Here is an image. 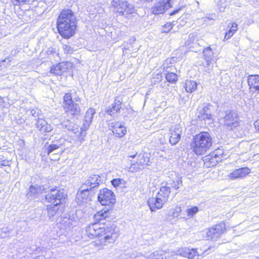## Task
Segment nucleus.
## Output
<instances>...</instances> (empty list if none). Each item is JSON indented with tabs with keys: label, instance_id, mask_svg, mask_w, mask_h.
Instances as JSON below:
<instances>
[{
	"label": "nucleus",
	"instance_id": "dca6fc26",
	"mask_svg": "<svg viewBox=\"0 0 259 259\" xmlns=\"http://www.w3.org/2000/svg\"><path fill=\"white\" fill-rule=\"evenodd\" d=\"M71 67V64L69 62H60L54 66L51 69V72L56 75H60Z\"/></svg>",
	"mask_w": 259,
	"mask_h": 259
},
{
	"label": "nucleus",
	"instance_id": "6ab92c4d",
	"mask_svg": "<svg viewBox=\"0 0 259 259\" xmlns=\"http://www.w3.org/2000/svg\"><path fill=\"white\" fill-rule=\"evenodd\" d=\"M95 113V110L93 108H90L85 113L83 119V123L82 126V134L83 131H87L92 121L94 114Z\"/></svg>",
	"mask_w": 259,
	"mask_h": 259
},
{
	"label": "nucleus",
	"instance_id": "ddd939ff",
	"mask_svg": "<svg viewBox=\"0 0 259 259\" xmlns=\"http://www.w3.org/2000/svg\"><path fill=\"white\" fill-rule=\"evenodd\" d=\"M63 106L66 112L70 111L73 112V114L79 110V105L77 103L74 104L73 103L71 94H66L64 96Z\"/></svg>",
	"mask_w": 259,
	"mask_h": 259
},
{
	"label": "nucleus",
	"instance_id": "052dcab7",
	"mask_svg": "<svg viewBox=\"0 0 259 259\" xmlns=\"http://www.w3.org/2000/svg\"><path fill=\"white\" fill-rule=\"evenodd\" d=\"M207 250H205V251L203 252V254H204L205 253H206V252H207Z\"/></svg>",
	"mask_w": 259,
	"mask_h": 259
},
{
	"label": "nucleus",
	"instance_id": "393cba45",
	"mask_svg": "<svg viewBox=\"0 0 259 259\" xmlns=\"http://www.w3.org/2000/svg\"><path fill=\"white\" fill-rule=\"evenodd\" d=\"M110 213L111 212L109 209H103L94 215V219L97 222H101L109 217Z\"/></svg>",
	"mask_w": 259,
	"mask_h": 259
},
{
	"label": "nucleus",
	"instance_id": "bb28decb",
	"mask_svg": "<svg viewBox=\"0 0 259 259\" xmlns=\"http://www.w3.org/2000/svg\"><path fill=\"white\" fill-rule=\"evenodd\" d=\"M170 193V188L169 187L165 186L161 187L158 195L161 197L165 202L167 200V198Z\"/></svg>",
	"mask_w": 259,
	"mask_h": 259
},
{
	"label": "nucleus",
	"instance_id": "de8ad7c7",
	"mask_svg": "<svg viewBox=\"0 0 259 259\" xmlns=\"http://www.w3.org/2000/svg\"><path fill=\"white\" fill-rule=\"evenodd\" d=\"M121 181L122 179H114L111 181V183L114 187H116L121 184Z\"/></svg>",
	"mask_w": 259,
	"mask_h": 259
},
{
	"label": "nucleus",
	"instance_id": "f3484780",
	"mask_svg": "<svg viewBox=\"0 0 259 259\" xmlns=\"http://www.w3.org/2000/svg\"><path fill=\"white\" fill-rule=\"evenodd\" d=\"M250 172V169L247 167H243L236 169L231 172L229 177L231 180L242 179L246 177Z\"/></svg>",
	"mask_w": 259,
	"mask_h": 259
},
{
	"label": "nucleus",
	"instance_id": "39448f33",
	"mask_svg": "<svg viewBox=\"0 0 259 259\" xmlns=\"http://www.w3.org/2000/svg\"><path fill=\"white\" fill-rule=\"evenodd\" d=\"M225 230L223 223L217 224L206 230V238L208 240L216 241L220 238Z\"/></svg>",
	"mask_w": 259,
	"mask_h": 259
},
{
	"label": "nucleus",
	"instance_id": "2eb2a0df",
	"mask_svg": "<svg viewBox=\"0 0 259 259\" xmlns=\"http://www.w3.org/2000/svg\"><path fill=\"white\" fill-rule=\"evenodd\" d=\"M165 202V200L158 195L155 197L150 198L148 201V205L152 211L161 208Z\"/></svg>",
	"mask_w": 259,
	"mask_h": 259
},
{
	"label": "nucleus",
	"instance_id": "423d86ee",
	"mask_svg": "<svg viewBox=\"0 0 259 259\" xmlns=\"http://www.w3.org/2000/svg\"><path fill=\"white\" fill-rule=\"evenodd\" d=\"M98 201L103 205H109L115 202L114 193L110 190L104 188L100 191L98 196Z\"/></svg>",
	"mask_w": 259,
	"mask_h": 259
},
{
	"label": "nucleus",
	"instance_id": "49530a36",
	"mask_svg": "<svg viewBox=\"0 0 259 259\" xmlns=\"http://www.w3.org/2000/svg\"><path fill=\"white\" fill-rule=\"evenodd\" d=\"M10 233V230L8 228H3L0 230V235L3 237H6V235H9Z\"/></svg>",
	"mask_w": 259,
	"mask_h": 259
},
{
	"label": "nucleus",
	"instance_id": "e2e57ef3",
	"mask_svg": "<svg viewBox=\"0 0 259 259\" xmlns=\"http://www.w3.org/2000/svg\"><path fill=\"white\" fill-rule=\"evenodd\" d=\"M138 169H139V168H137V169H136L135 170L137 171Z\"/></svg>",
	"mask_w": 259,
	"mask_h": 259
},
{
	"label": "nucleus",
	"instance_id": "f8f14e48",
	"mask_svg": "<svg viewBox=\"0 0 259 259\" xmlns=\"http://www.w3.org/2000/svg\"><path fill=\"white\" fill-rule=\"evenodd\" d=\"M183 127L180 124L176 125L174 127L170 128V137L169 143L171 145H175L180 141L183 133Z\"/></svg>",
	"mask_w": 259,
	"mask_h": 259
},
{
	"label": "nucleus",
	"instance_id": "c756f323",
	"mask_svg": "<svg viewBox=\"0 0 259 259\" xmlns=\"http://www.w3.org/2000/svg\"><path fill=\"white\" fill-rule=\"evenodd\" d=\"M58 205H52V204L47 205L48 215L49 218L50 219L54 217L56 215L57 212L58 211Z\"/></svg>",
	"mask_w": 259,
	"mask_h": 259
},
{
	"label": "nucleus",
	"instance_id": "bf43d9fd",
	"mask_svg": "<svg viewBox=\"0 0 259 259\" xmlns=\"http://www.w3.org/2000/svg\"><path fill=\"white\" fill-rule=\"evenodd\" d=\"M178 11H179V10H176V11H174V12H172L171 14V15H172V14H176L177 13H178Z\"/></svg>",
	"mask_w": 259,
	"mask_h": 259
},
{
	"label": "nucleus",
	"instance_id": "5fc2aeb1",
	"mask_svg": "<svg viewBox=\"0 0 259 259\" xmlns=\"http://www.w3.org/2000/svg\"><path fill=\"white\" fill-rule=\"evenodd\" d=\"M31 115L34 116V117H37L38 116V112L36 110H32L31 111Z\"/></svg>",
	"mask_w": 259,
	"mask_h": 259
},
{
	"label": "nucleus",
	"instance_id": "e433bc0d",
	"mask_svg": "<svg viewBox=\"0 0 259 259\" xmlns=\"http://www.w3.org/2000/svg\"><path fill=\"white\" fill-rule=\"evenodd\" d=\"M187 216L189 218H192L195 214L199 211V209L197 206H193L191 208H187L186 210Z\"/></svg>",
	"mask_w": 259,
	"mask_h": 259
},
{
	"label": "nucleus",
	"instance_id": "412c9836",
	"mask_svg": "<svg viewBox=\"0 0 259 259\" xmlns=\"http://www.w3.org/2000/svg\"><path fill=\"white\" fill-rule=\"evenodd\" d=\"M100 181V177L98 175H93L90 176L88 179L85 181V182L83 185H82V189L84 186H89L90 190H92L93 188L99 186V182Z\"/></svg>",
	"mask_w": 259,
	"mask_h": 259
},
{
	"label": "nucleus",
	"instance_id": "13d9d810",
	"mask_svg": "<svg viewBox=\"0 0 259 259\" xmlns=\"http://www.w3.org/2000/svg\"><path fill=\"white\" fill-rule=\"evenodd\" d=\"M172 60L170 61L171 63H170V64L171 65V66H173L176 62V58H175L174 57L171 58Z\"/></svg>",
	"mask_w": 259,
	"mask_h": 259
},
{
	"label": "nucleus",
	"instance_id": "4be33fe9",
	"mask_svg": "<svg viewBox=\"0 0 259 259\" xmlns=\"http://www.w3.org/2000/svg\"><path fill=\"white\" fill-rule=\"evenodd\" d=\"M248 83L252 92L259 91V75H250L248 77Z\"/></svg>",
	"mask_w": 259,
	"mask_h": 259
},
{
	"label": "nucleus",
	"instance_id": "9b49d317",
	"mask_svg": "<svg viewBox=\"0 0 259 259\" xmlns=\"http://www.w3.org/2000/svg\"><path fill=\"white\" fill-rule=\"evenodd\" d=\"M170 0H159L156 2L152 8V12L155 15L164 13L170 8Z\"/></svg>",
	"mask_w": 259,
	"mask_h": 259
},
{
	"label": "nucleus",
	"instance_id": "ea45409f",
	"mask_svg": "<svg viewBox=\"0 0 259 259\" xmlns=\"http://www.w3.org/2000/svg\"><path fill=\"white\" fill-rule=\"evenodd\" d=\"M212 156L213 155V156H217V158H219L221 161L223 160L224 152L222 149L219 148L216 149L213 152H212Z\"/></svg>",
	"mask_w": 259,
	"mask_h": 259
},
{
	"label": "nucleus",
	"instance_id": "864d4df0",
	"mask_svg": "<svg viewBox=\"0 0 259 259\" xmlns=\"http://www.w3.org/2000/svg\"><path fill=\"white\" fill-rule=\"evenodd\" d=\"M254 126L256 132H259V118L257 119L254 122Z\"/></svg>",
	"mask_w": 259,
	"mask_h": 259
},
{
	"label": "nucleus",
	"instance_id": "c03bdc74",
	"mask_svg": "<svg viewBox=\"0 0 259 259\" xmlns=\"http://www.w3.org/2000/svg\"><path fill=\"white\" fill-rule=\"evenodd\" d=\"M197 117L200 120L210 119L211 115L210 111L208 110L204 115H197Z\"/></svg>",
	"mask_w": 259,
	"mask_h": 259
},
{
	"label": "nucleus",
	"instance_id": "09e8293b",
	"mask_svg": "<svg viewBox=\"0 0 259 259\" xmlns=\"http://www.w3.org/2000/svg\"><path fill=\"white\" fill-rule=\"evenodd\" d=\"M154 253H157L158 255L155 256V258L157 259H166V257L162 251H156Z\"/></svg>",
	"mask_w": 259,
	"mask_h": 259
},
{
	"label": "nucleus",
	"instance_id": "9d476101",
	"mask_svg": "<svg viewBox=\"0 0 259 259\" xmlns=\"http://www.w3.org/2000/svg\"><path fill=\"white\" fill-rule=\"evenodd\" d=\"M93 194L92 190L89 188L82 190V207L83 206L86 208L84 212H88V213H90L93 211L91 204Z\"/></svg>",
	"mask_w": 259,
	"mask_h": 259
},
{
	"label": "nucleus",
	"instance_id": "6e6552de",
	"mask_svg": "<svg viewBox=\"0 0 259 259\" xmlns=\"http://www.w3.org/2000/svg\"><path fill=\"white\" fill-rule=\"evenodd\" d=\"M65 198L63 191L60 189H51L46 195V200L52 204L59 205L63 198Z\"/></svg>",
	"mask_w": 259,
	"mask_h": 259
},
{
	"label": "nucleus",
	"instance_id": "680f3d73",
	"mask_svg": "<svg viewBox=\"0 0 259 259\" xmlns=\"http://www.w3.org/2000/svg\"><path fill=\"white\" fill-rule=\"evenodd\" d=\"M212 248H213V247H209L208 249H211Z\"/></svg>",
	"mask_w": 259,
	"mask_h": 259
},
{
	"label": "nucleus",
	"instance_id": "0eeeda50",
	"mask_svg": "<svg viewBox=\"0 0 259 259\" xmlns=\"http://www.w3.org/2000/svg\"><path fill=\"white\" fill-rule=\"evenodd\" d=\"M224 124L229 130H232L239 125L237 113L233 110H227L224 117Z\"/></svg>",
	"mask_w": 259,
	"mask_h": 259
},
{
	"label": "nucleus",
	"instance_id": "a211bd4d",
	"mask_svg": "<svg viewBox=\"0 0 259 259\" xmlns=\"http://www.w3.org/2000/svg\"><path fill=\"white\" fill-rule=\"evenodd\" d=\"M138 158L139 159L137 162V163H135L131 165L130 168V169H132L131 170H134V169L135 168V166L137 164L138 165H141L143 166V167L149 165L150 159V154L149 153H144L143 154H140L138 155Z\"/></svg>",
	"mask_w": 259,
	"mask_h": 259
},
{
	"label": "nucleus",
	"instance_id": "58836bf2",
	"mask_svg": "<svg viewBox=\"0 0 259 259\" xmlns=\"http://www.w3.org/2000/svg\"><path fill=\"white\" fill-rule=\"evenodd\" d=\"M162 76L161 73H153V77L151 79V83L153 84H157L162 80Z\"/></svg>",
	"mask_w": 259,
	"mask_h": 259
},
{
	"label": "nucleus",
	"instance_id": "8fccbe9b",
	"mask_svg": "<svg viewBox=\"0 0 259 259\" xmlns=\"http://www.w3.org/2000/svg\"><path fill=\"white\" fill-rule=\"evenodd\" d=\"M63 50L65 53L69 54L72 52L73 50L70 46L64 45L63 46Z\"/></svg>",
	"mask_w": 259,
	"mask_h": 259
},
{
	"label": "nucleus",
	"instance_id": "7ed1b4c3",
	"mask_svg": "<svg viewBox=\"0 0 259 259\" xmlns=\"http://www.w3.org/2000/svg\"><path fill=\"white\" fill-rule=\"evenodd\" d=\"M111 6L113 11L120 15L132 14L135 11V8L133 5L121 0H113Z\"/></svg>",
	"mask_w": 259,
	"mask_h": 259
},
{
	"label": "nucleus",
	"instance_id": "a18cd8bd",
	"mask_svg": "<svg viewBox=\"0 0 259 259\" xmlns=\"http://www.w3.org/2000/svg\"><path fill=\"white\" fill-rule=\"evenodd\" d=\"M59 148V146L56 144H51L47 148V152L48 154H50L53 152L55 150H56Z\"/></svg>",
	"mask_w": 259,
	"mask_h": 259
},
{
	"label": "nucleus",
	"instance_id": "f257e3e1",
	"mask_svg": "<svg viewBox=\"0 0 259 259\" xmlns=\"http://www.w3.org/2000/svg\"><path fill=\"white\" fill-rule=\"evenodd\" d=\"M87 235L91 238H102L107 244L113 243L118 237L119 229L113 223L107 225L99 222L90 224L86 229Z\"/></svg>",
	"mask_w": 259,
	"mask_h": 259
},
{
	"label": "nucleus",
	"instance_id": "603ef678",
	"mask_svg": "<svg viewBox=\"0 0 259 259\" xmlns=\"http://www.w3.org/2000/svg\"><path fill=\"white\" fill-rule=\"evenodd\" d=\"M233 33L231 31H229L228 32L226 33L225 36L224 37V40H228L229 39L232 35Z\"/></svg>",
	"mask_w": 259,
	"mask_h": 259
},
{
	"label": "nucleus",
	"instance_id": "b1692460",
	"mask_svg": "<svg viewBox=\"0 0 259 259\" xmlns=\"http://www.w3.org/2000/svg\"><path fill=\"white\" fill-rule=\"evenodd\" d=\"M36 127L42 132H50L52 130L51 125L49 124L46 120L39 117L36 123Z\"/></svg>",
	"mask_w": 259,
	"mask_h": 259
},
{
	"label": "nucleus",
	"instance_id": "a19ab883",
	"mask_svg": "<svg viewBox=\"0 0 259 259\" xmlns=\"http://www.w3.org/2000/svg\"><path fill=\"white\" fill-rule=\"evenodd\" d=\"M93 242H92L90 243L88 246L84 247V250L87 251L88 250L89 253H96L97 251L95 249V248L94 247Z\"/></svg>",
	"mask_w": 259,
	"mask_h": 259
},
{
	"label": "nucleus",
	"instance_id": "4468645a",
	"mask_svg": "<svg viewBox=\"0 0 259 259\" xmlns=\"http://www.w3.org/2000/svg\"><path fill=\"white\" fill-rule=\"evenodd\" d=\"M109 129L111 130L113 134L118 138L122 137L126 133V127L120 122L109 123Z\"/></svg>",
	"mask_w": 259,
	"mask_h": 259
},
{
	"label": "nucleus",
	"instance_id": "f704fd0d",
	"mask_svg": "<svg viewBox=\"0 0 259 259\" xmlns=\"http://www.w3.org/2000/svg\"><path fill=\"white\" fill-rule=\"evenodd\" d=\"M182 186V180L180 177H177L171 183V188L175 190H178Z\"/></svg>",
	"mask_w": 259,
	"mask_h": 259
},
{
	"label": "nucleus",
	"instance_id": "473e14b6",
	"mask_svg": "<svg viewBox=\"0 0 259 259\" xmlns=\"http://www.w3.org/2000/svg\"><path fill=\"white\" fill-rule=\"evenodd\" d=\"M187 257L189 259H199V254L197 251V249L188 248Z\"/></svg>",
	"mask_w": 259,
	"mask_h": 259
},
{
	"label": "nucleus",
	"instance_id": "2f4dec72",
	"mask_svg": "<svg viewBox=\"0 0 259 259\" xmlns=\"http://www.w3.org/2000/svg\"><path fill=\"white\" fill-rule=\"evenodd\" d=\"M94 247L96 251L103 249L104 247L108 244L102 239L101 238L99 240L93 241Z\"/></svg>",
	"mask_w": 259,
	"mask_h": 259
},
{
	"label": "nucleus",
	"instance_id": "37998d69",
	"mask_svg": "<svg viewBox=\"0 0 259 259\" xmlns=\"http://www.w3.org/2000/svg\"><path fill=\"white\" fill-rule=\"evenodd\" d=\"M209 110L208 107L204 106L203 107H199L198 109V115H204L205 112H207Z\"/></svg>",
	"mask_w": 259,
	"mask_h": 259
},
{
	"label": "nucleus",
	"instance_id": "7c9ffc66",
	"mask_svg": "<svg viewBox=\"0 0 259 259\" xmlns=\"http://www.w3.org/2000/svg\"><path fill=\"white\" fill-rule=\"evenodd\" d=\"M182 211L181 207L177 206L175 208L170 209L167 213V215L172 219L179 216Z\"/></svg>",
	"mask_w": 259,
	"mask_h": 259
},
{
	"label": "nucleus",
	"instance_id": "79ce46f5",
	"mask_svg": "<svg viewBox=\"0 0 259 259\" xmlns=\"http://www.w3.org/2000/svg\"><path fill=\"white\" fill-rule=\"evenodd\" d=\"M172 23L167 22L163 27L162 29V32L167 33L172 28Z\"/></svg>",
	"mask_w": 259,
	"mask_h": 259
},
{
	"label": "nucleus",
	"instance_id": "3c124183",
	"mask_svg": "<svg viewBox=\"0 0 259 259\" xmlns=\"http://www.w3.org/2000/svg\"><path fill=\"white\" fill-rule=\"evenodd\" d=\"M237 26H238V25L236 23H233L232 24V26H231L229 31L234 34L237 30V29H238Z\"/></svg>",
	"mask_w": 259,
	"mask_h": 259
},
{
	"label": "nucleus",
	"instance_id": "aec40b11",
	"mask_svg": "<svg viewBox=\"0 0 259 259\" xmlns=\"http://www.w3.org/2000/svg\"><path fill=\"white\" fill-rule=\"evenodd\" d=\"M122 100L116 98L111 107L106 109V112L110 116H114L121 108Z\"/></svg>",
	"mask_w": 259,
	"mask_h": 259
},
{
	"label": "nucleus",
	"instance_id": "c85d7f7f",
	"mask_svg": "<svg viewBox=\"0 0 259 259\" xmlns=\"http://www.w3.org/2000/svg\"><path fill=\"white\" fill-rule=\"evenodd\" d=\"M185 87L187 92L192 93L196 90L197 83L194 80H187L185 82Z\"/></svg>",
	"mask_w": 259,
	"mask_h": 259
},
{
	"label": "nucleus",
	"instance_id": "4c0bfd02",
	"mask_svg": "<svg viewBox=\"0 0 259 259\" xmlns=\"http://www.w3.org/2000/svg\"><path fill=\"white\" fill-rule=\"evenodd\" d=\"M188 248H181L175 251H174V254H172V255H178L183 257H187V255L188 254L187 252L188 251Z\"/></svg>",
	"mask_w": 259,
	"mask_h": 259
},
{
	"label": "nucleus",
	"instance_id": "f03ea898",
	"mask_svg": "<svg viewBox=\"0 0 259 259\" xmlns=\"http://www.w3.org/2000/svg\"><path fill=\"white\" fill-rule=\"evenodd\" d=\"M212 139L207 132H201L193 137L191 144L193 151L197 155L205 154L211 147Z\"/></svg>",
	"mask_w": 259,
	"mask_h": 259
},
{
	"label": "nucleus",
	"instance_id": "a878e982",
	"mask_svg": "<svg viewBox=\"0 0 259 259\" xmlns=\"http://www.w3.org/2000/svg\"><path fill=\"white\" fill-rule=\"evenodd\" d=\"M205 163H206V165L209 167H212L216 165L219 162L222 161L219 158H217V156H212V153H210L208 155H207L205 157Z\"/></svg>",
	"mask_w": 259,
	"mask_h": 259
},
{
	"label": "nucleus",
	"instance_id": "4d7b16f0",
	"mask_svg": "<svg viewBox=\"0 0 259 259\" xmlns=\"http://www.w3.org/2000/svg\"><path fill=\"white\" fill-rule=\"evenodd\" d=\"M137 155V152H136L134 153H133V154L129 155L128 156L130 157L134 158H135L136 157V156Z\"/></svg>",
	"mask_w": 259,
	"mask_h": 259
},
{
	"label": "nucleus",
	"instance_id": "5701e85b",
	"mask_svg": "<svg viewBox=\"0 0 259 259\" xmlns=\"http://www.w3.org/2000/svg\"><path fill=\"white\" fill-rule=\"evenodd\" d=\"M203 57L206 62V67H209V70L211 66H210V64L211 63L213 59V53L210 47H208L203 49Z\"/></svg>",
	"mask_w": 259,
	"mask_h": 259
},
{
	"label": "nucleus",
	"instance_id": "6e6d98bb",
	"mask_svg": "<svg viewBox=\"0 0 259 259\" xmlns=\"http://www.w3.org/2000/svg\"><path fill=\"white\" fill-rule=\"evenodd\" d=\"M18 3H29L32 0H16Z\"/></svg>",
	"mask_w": 259,
	"mask_h": 259
},
{
	"label": "nucleus",
	"instance_id": "1a4fd4ad",
	"mask_svg": "<svg viewBox=\"0 0 259 259\" xmlns=\"http://www.w3.org/2000/svg\"><path fill=\"white\" fill-rule=\"evenodd\" d=\"M76 23V17L72 10L65 9L61 11L57 22Z\"/></svg>",
	"mask_w": 259,
	"mask_h": 259
},
{
	"label": "nucleus",
	"instance_id": "72a5a7b5",
	"mask_svg": "<svg viewBox=\"0 0 259 259\" xmlns=\"http://www.w3.org/2000/svg\"><path fill=\"white\" fill-rule=\"evenodd\" d=\"M172 60V58H167L163 63L162 67L165 72H169L170 71L172 70V67H173V66H171V65L170 64V63H171L170 61Z\"/></svg>",
	"mask_w": 259,
	"mask_h": 259
},
{
	"label": "nucleus",
	"instance_id": "cd10ccee",
	"mask_svg": "<svg viewBox=\"0 0 259 259\" xmlns=\"http://www.w3.org/2000/svg\"><path fill=\"white\" fill-rule=\"evenodd\" d=\"M41 192V188L37 185L31 186L29 187V191L27 193V196L29 199H32L34 196H36Z\"/></svg>",
	"mask_w": 259,
	"mask_h": 259
},
{
	"label": "nucleus",
	"instance_id": "c9c22d12",
	"mask_svg": "<svg viewBox=\"0 0 259 259\" xmlns=\"http://www.w3.org/2000/svg\"><path fill=\"white\" fill-rule=\"evenodd\" d=\"M167 81L169 82L173 83L177 81V75L174 72H167L165 76Z\"/></svg>",
	"mask_w": 259,
	"mask_h": 259
},
{
	"label": "nucleus",
	"instance_id": "20e7f679",
	"mask_svg": "<svg viewBox=\"0 0 259 259\" xmlns=\"http://www.w3.org/2000/svg\"><path fill=\"white\" fill-rule=\"evenodd\" d=\"M57 25L59 33L65 38L72 36L75 33L76 29V23L57 22Z\"/></svg>",
	"mask_w": 259,
	"mask_h": 259
}]
</instances>
